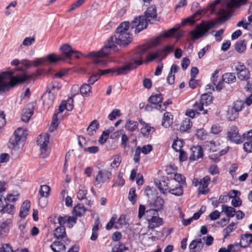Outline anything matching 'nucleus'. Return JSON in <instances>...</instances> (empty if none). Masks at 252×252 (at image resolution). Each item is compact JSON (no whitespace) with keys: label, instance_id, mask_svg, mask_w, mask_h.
Listing matches in <instances>:
<instances>
[{"label":"nucleus","instance_id":"nucleus-21","mask_svg":"<svg viewBox=\"0 0 252 252\" xmlns=\"http://www.w3.org/2000/svg\"><path fill=\"white\" fill-rule=\"evenodd\" d=\"M33 113V106L32 104H28L23 110L21 116L22 121L27 123L29 121Z\"/></svg>","mask_w":252,"mask_h":252},{"label":"nucleus","instance_id":"nucleus-56","mask_svg":"<svg viewBox=\"0 0 252 252\" xmlns=\"http://www.w3.org/2000/svg\"><path fill=\"white\" fill-rule=\"evenodd\" d=\"M219 18L220 21H224L228 17V13L224 9H220L219 11Z\"/></svg>","mask_w":252,"mask_h":252},{"label":"nucleus","instance_id":"nucleus-14","mask_svg":"<svg viewBox=\"0 0 252 252\" xmlns=\"http://www.w3.org/2000/svg\"><path fill=\"white\" fill-rule=\"evenodd\" d=\"M245 104L241 100H236L233 103L232 108L228 112V119L230 121L234 120L238 116V113L244 107Z\"/></svg>","mask_w":252,"mask_h":252},{"label":"nucleus","instance_id":"nucleus-62","mask_svg":"<svg viewBox=\"0 0 252 252\" xmlns=\"http://www.w3.org/2000/svg\"><path fill=\"white\" fill-rule=\"evenodd\" d=\"M244 150L247 153L252 152V141L248 140L243 144Z\"/></svg>","mask_w":252,"mask_h":252},{"label":"nucleus","instance_id":"nucleus-22","mask_svg":"<svg viewBox=\"0 0 252 252\" xmlns=\"http://www.w3.org/2000/svg\"><path fill=\"white\" fill-rule=\"evenodd\" d=\"M143 16L145 17L147 22L149 21L150 22L152 20L155 19L157 16L156 6L155 5H152L148 7L145 12Z\"/></svg>","mask_w":252,"mask_h":252},{"label":"nucleus","instance_id":"nucleus-39","mask_svg":"<svg viewBox=\"0 0 252 252\" xmlns=\"http://www.w3.org/2000/svg\"><path fill=\"white\" fill-rule=\"evenodd\" d=\"M222 212H224L228 217H233L236 213V210L234 208L227 205L221 206Z\"/></svg>","mask_w":252,"mask_h":252},{"label":"nucleus","instance_id":"nucleus-2","mask_svg":"<svg viewBox=\"0 0 252 252\" xmlns=\"http://www.w3.org/2000/svg\"><path fill=\"white\" fill-rule=\"evenodd\" d=\"M26 79V76L13 77L10 71L2 72L0 75V94L7 92L11 88L24 83Z\"/></svg>","mask_w":252,"mask_h":252},{"label":"nucleus","instance_id":"nucleus-57","mask_svg":"<svg viewBox=\"0 0 252 252\" xmlns=\"http://www.w3.org/2000/svg\"><path fill=\"white\" fill-rule=\"evenodd\" d=\"M121 115V113L120 112V110L115 109L113 110L111 113L109 114L108 119L110 121H113L115 120L117 116L119 117Z\"/></svg>","mask_w":252,"mask_h":252},{"label":"nucleus","instance_id":"nucleus-49","mask_svg":"<svg viewBox=\"0 0 252 252\" xmlns=\"http://www.w3.org/2000/svg\"><path fill=\"white\" fill-rule=\"evenodd\" d=\"M45 60L51 63H56L59 61L63 60L64 58L62 57H57L54 54L52 53L48 55Z\"/></svg>","mask_w":252,"mask_h":252},{"label":"nucleus","instance_id":"nucleus-11","mask_svg":"<svg viewBox=\"0 0 252 252\" xmlns=\"http://www.w3.org/2000/svg\"><path fill=\"white\" fill-rule=\"evenodd\" d=\"M112 177V173L110 171L106 169H100L95 177L94 182V186L98 185L101 183L107 182Z\"/></svg>","mask_w":252,"mask_h":252},{"label":"nucleus","instance_id":"nucleus-33","mask_svg":"<svg viewBox=\"0 0 252 252\" xmlns=\"http://www.w3.org/2000/svg\"><path fill=\"white\" fill-rule=\"evenodd\" d=\"M87 208H85L82 204H78L75 205L73 210V213L77 217L83 216L86 212Z\"/></svg>","mask_w":252,"mask_h":252},{"label":"nucleus","instance_id":"nucleus-35","mask_svg":"<svg viewBox=\"0 0 252 252\" xmlns=\"http://www.w3.org/2000/svg\"><path fill=\"white\" fill-rule=\"evenodd\" d=\"M162 101V97L160 94L152 95L148 98V101L152 104L156 105V106L161 103Z\"/></svg>","mask_w":252,"mask_h":252},{"label":"nucleus","instance_id":"nucleus-13","mask_svg":"<svg viewBox=\"0 0 252 252\" xmlns=\"http://www.w3.org/2000/svg\"><path fill=\"white\" fill-rule=\"evenodd\" d=\"M36 142L40 149L41 158H45L47 155L46 151L49 142V135L47 133L39 135Z\"/></svg>","mask_w":252,"mask_h":252},{"label":"nucleus","instance_id":"nucleus-26","mask_svg":"<svg viewBox=\"0 0 252 252\" xmlns=\"http://www.w3.org/2000/svg\"><path fill=\"white\" fill-rule=\"evenodd\" d=\"M168 192L175 196H180L183 193V189L180 184H177L175 186L171 184L169 187Z\"/></svg>","mask_w":252,"mask_h":252},{"label":"nucleus","instance_id":"nucleus-6","mask_svg":"<svg viewBox=\"0 0 252 252\" xmlns=\"http://www.w3.org/2000/svg\"><path fill=\"white\" fill-rule=\"evenodd\" d=\"M60 89L57 83L53 82L49 84L47 89V91L42 96V99L44 104L52 105L55 98V94Z\"/></svg>","mask_w":252,"mask_h":252},{"label":"nucleus","instance_id":"nucleus-32","mask_svg":"<svg viewBox=\"0 0 252 252\" xmlns=\"http://www.w3.org/2000/svg\"><path fill=\"white\" fill-rule=\"evenodd\" d=\"M172 115L169 112H165L162 120V125L164 127H168L172 124Z\"/></svg>","mask_w":252,"mask_h":252},{"label":"nucleus","instance_id":"nucleus-1","mask_svg":"<svg viewBox=\"0 0 252 252\" xmlns=\"http://www.w3.org/2000/svg\"><path fill=\"white\" fill-rule=\"evenodd\" d=\"M132 40V35L130 33L115 34L111 36L105 43L104 46L96 53L90 54L92 56H103L110 54L112 50L115 52L117 44L122 46L128 45Z\"/></svg>","mask_w":252,"mask_h":252},{"label":"nucleus","instance_id":"nucleus-38","mask_svg":"<svg viewBox=\"0 0 252 252\" xmlns=\"http://www.w3.org/2000/svg\"><path fill=\"white\" fill-rule=\"evenodd\" d=\"M162 38V35H159V36L153 38L148 44L144 45V46H149L150 50L151 48H155L160 43V42Z\"/></svg>","mask_w":252,"mask_h":252},{"label":"nucleus","instance_id":"nucleus-59","mask_svg":"<svg viewBox=\"0 0 252 252\" xmlns=\"http://www.w3.org/2000/svg\"><path fill=\"white\" fill-rule=\"evenodd\" d=\"M123 176V173L120 172L118 176L117 182L112 185L113 188L120 185L123 186L125 184V180L124 179Z\"/></svg>","mask_w":252,"mask_h":252},{"label":"nucleus","instance_id":"nucleus-42","mask_svg":"<svg viewBox=\"0 0 252 252\" xmlns=\"http://www.w3.org/2000/svg\"><path fill=\"white\" fill-rule=\"evenodd\" d=\"M138 126V123L136 121L127 120L125 125L126 128L129 131H134Z\"/></svg>","mask_w":252,"mask_h":252},{"label":"nucleus","instance_id":"nucleus-64","mask_svg":"<svg viewBox=\"0 0 252 252\" xmlns=\"http://www.w3.org/2000/svg\"><path fill=\"white\" fill-rule=\"evenodd\" d=\"M126 250L125 245L123 244L117 245L114 246L112 249L113 252H124Z\"/></svg>","mask_w":252,"mask_h":252},{"label":"nucleus","instance_id":"nucleus-9","mask_svg":"<svg viewBox=\"0 0 252 252\" xmlns=\"http://www.w3.org/2000/svg\"><path fill=\"white\" fill-rule=\"evenodd\" d=\"M212 101V97L210 94H203L198 101H196L193 104V107L195 108V110L203 111V114L207 113V110L204 109V106H208Z\"/></svg>","mask_w":252,"mask_h":252},{"label":"nucleus","instance_id":"nucleus-31","mask_svg":"<svg viewBox=\"0 0 252 252\" xmlns=\"http://www.w3.org/2000/svg\"><path fill=\"white\" fill-rule=\"evenodd\" d=\"M50 248L54 252H63L65 248L64 244L60 241L53 242Z\"/></svg>","mask_w":252,"mask_h":252},{"label":"nucleus","instance_id":"nucleus-25","mask_svg":"<svg viewBox=\"0 0 252 252\" xmlns=\"http://www.w3.org/2000/svg\"><path fill=\"white\" fill-rule=\"evenodd\" d=\"M130 27L129 22L125 21L121 23L116 30V34L128 33L127 31Z\"/></svg>","mask_w":252,"mask_h":252},{"label":"nucleus","instance_id":"nucleus-8","mask_svg":"<svg viewBox=\"0 0 252 252\" xmlns=\"http://www.w3.org/2000/svg\"><path fill=\"white\" fill-rule=\"evenodd\" d=\"M148 23L143 16L135 17L130 23L131 29H135V33H138L147 28Z\"/></svg>","mask_w":252,"mask_h":252},{"label":"nucleus","instance_id":"nucleus-37","mask_svg":"<svg viewBox=\"0 0 252 252\" xmlns=\"http://www.w3.org/2000/svg\"><path fill=\"white\" fill-rule=\"evenodd\" d=\"M222 79L224 82L230 84L235 82L236 78L234 73L228 72L222 75Z\"/></svg>","mask_w":252,"mask_h":252},{"label":"nucleus","instance_id":"nucleus-7","mask_svg":"<svg viewBox=\"0 0 252 252\" xmlns=\"http://www.w3.org/2000/svg\"><path fill=\"white\" fill-rule=\"evenodd\" d=\"M146 219L148 223V228L153 229L163 224V220L158 216L155 210H148L146 212Z\"/></svg>","mask_w":252,"mask_h":252},{"label":"nucleus","instance_id":"nucleus-30","mask_svg":"<svg viewBox=\"0 0 252 252\" xmlns=\"http://www.w3.org/2000/svg\"><path fill=\"white\" fill-rule=\"evenodd\" d=\"M30 202L26 200L23 203L19 213V216L21 218H25L28 215L30 208Z\"/></svg>","mask_w":252,"mask_h":252},{"label":"nucleus","instance_id":"nucleus-51","mask_svg":"<svg viewBox=\"0 0 252 252\" xmlns=\"http://www.w3.org/2000/svg\"><path fill=\"white\" fill-rule=\"evenodd\" d=\"M111 160L112 161L111 163V166L113 168L118 167L121 162V158L120 156L118 155L113 156Z\"/></svg>","mask_w":252,"mask_h":252},{"label":"nucleus","instance_id":"nucleus-61","mask_svg":"<svg viewBox=\"0 0 252 252\" xmlns=\"http://www.w3.org/2000/svg\"><path fill=\"white\" fill-rule=\"evenodd\" d=\"M70 216H59L58 218V221L60 226H63V225L67 223L68 220H70Z\"/></svg>","mask_w":252,"mask_h":252},{"label":"nucleus","instance_id":"nucleus-53","mask_svg":"<svg viewBox=\"0 0 252 252\" xmlns=\"http://www.w3.org/2000/svg\"><path fill=\"white\" fill-rule=\"evenodd\" d=\"M75 94L72 95V97H74ZM63 103L65 105V108L67 111H70L73 109V100L72 97H69L67 99L66 101H63Z\"/></svg>","mask_w":252,"mask_h":252},{"label":"nucleus","instance_id":"nucleus-50","mask_svg":"<svg viewBox=\"0 0 252 252\" xmlns=\"http://www.w3.org/2000/svg\"><path fill=\"white\" fill-rule=\"evenodd\" d=\"M50 187L47 185H42L40 187L39 193L41 197H47L49 194Z\"/></svg>","mask_w":252,"mask_h":252},{"label":"nucleus","instance_id":"nucleus-17","mask_svg":"<svg viewBox=\"0 0 252 252\" xmlns=\"http://www.w3.org/2000/svg\"><path fill=\"white\" fill-rule=\"evenodd\" d=\"M208 8L196 11L194 14H192L191 16L184 19L181 22V25L184 26L187 23H189L192 25L195 23V22L200 19L201 17L203 12L204 13L207 12Z\"/></svg>","mask_w":252,"mask_h":252},{"label":"nucleus","instance_id":"nucleus-44","mask_svg":"<svg viewBox=\"0 0 252 252\" xmlns=\"http://www.w3.org/2000/svg\"><path fill=\"white\" fill-rule=\"evenodd\" d=\"M126 218V215H121L117 220L116 225H115V227L117 229L122 227L123 226L126 225L127 223Z\"/></svg>","mask_w":252,"mask_h":252},{"label":"nucleus","instance_id":"nucleus-63","mask_svg":"<svg viewBox=\"0 0 252 252\" xmlns=\"http://www.w3.org/2000/svg\"><path fill=\"white\" fill-rule=\"evenodd\" d=\"M99 73H96L92 75L88 80V83L90 85H93L94 82L97 81L100 78Z\"/></svg>","mask_w":252,"mask_h":252},{"label":"nucleus","instance_id":"nucleus-23","mask_svg":"<svg viewBox=\"0 0 252 252\" xmlns=\"http://www.w3.org/2000/svg\"><path fill=\"white\" fill-rule=\"evenodd\" d=\"M60 50L64 56V59H70L73 56L74 50L69 44H63L60 47Z\"/></svg>","mask_w":252,"mask_h":252},{"label":"nucleus","instance_id":"nucleus-60","mask_svg":"<svg viewBox=\"0 0 252 252\" xmlns=\"http://www.w3.org/2000/svg\"><path fill=\"white\" fill-rule=\"evenodd\" d=\"M117 216L116 214H114L110 219V221L107 223L106 226V229L107 230H110L112 228L114 223L116 222V220L117 219Z\"/></svg>","mask_w":252,"mask_h":252},{"label":"nucleus","instance_id":"nucleus-45","mask_svg":"<svg viewBox=\"0 0 252 252\" xmlns=\"http://www.w3.org/2000/svg\"><path fill=\"white\" fill-rule=\"evenodd\" d=\"M192 126V122L189 118L185 119L182 123L180 130L183 131H187Z\"/></svg>","mask_w":252,"mask_h":252},{"label":"nucleus","instance_id":"nucleus-36","mask_svg":"<svg viewBox=\"0 0 252 252\" xmlns=\"http://www.w3.org/2000/svg\"><path fill=\"white\" fill-rule=\"evenodd\" d=\"M249 0H230L227 3V8L231 9L234 7H239L247 3Z\"/></svg>","mask_w":252,"mask_h":252},{"label":"nucleus","instance_id":"nucleus-41","mask_svg":"<svg viewBox=\"0 0 252 252\" xmlns=\"http://www.w3.org/2000/svg\"><path fill=\"white\" fill-rule=\"evenodd\" d=\"M91 89L92 87L89 84H83L80 88V93L84 97H87L91 92Z\"/></svg>","mask_w":252,"mask_h":252},{"label":"nucleus","instance_id":"nucleus-3","mask_svg":"<svg viewBox=\"0 0 252 252\" xmlns=\"http://www.w3.org/2000/svg\"><path fill=\"white\" fill-rule=\"evenodd\" d=\"M28 135L26 129L22 127H18L11 137L8 147L14 150H18L21 146H23L24 142L27 139Z\"/></svg>","mask_w":252,"mask_h":252},{"label":"nucleus","instance_id":"nucleus-58","mask_svg":"<svg viewBox=\"0 0 252 252\" xmlns=\"http://www.w3.org/2000/svg\"><path fill=\"white\" fill-rule=\"evenodd\" d=\"M152 130H154L153 127H151L148 125L144 124V126L141 128V131L144 136H148Z\"/></svg>","mask_w":252,"mask_h":252},{"label":"nucleus","instance_id":"nucleus-54","mask_svg":"<svg viewBox=\"0 0 252 252\" xmlns=\"http://www.w3.org/2000/svg\"><path fill=\"white\" fill-rule=\"evenodd\" d=\"M11 223V219H7L2 222H0V234H2L4 232H6V231L3 229H5Z\"/></svg>","mask_w":252,"mask_h":252},{"label":"nucleus","instance_id":"nucleus-48","mask_svg":"<svg viewBox=\"0 0 252 252\" xmlns=\"http://www.w3.org/2000/svg\"><path fill=\"white\" fill-rule=\"evenodd\" d=\"M235 49L236 51L238 53L244 52L246 49V46L245 44L244 40L237 42L235 44Z\"/></svg>","mask_w":252,"mask_h":252},{"label":"nucleus","instance_id":"nucleus-5","mask_svg":"<svg viewBox=\"0 0 252 252\" xmlns=\"http://www.w3.org/2000/svg\"><path fill=\"white\" fill-rule=\"evenodd\" d=\"M216 23L210 21L205 22L202 21L199 24L195 26V29L192 31L190 34L193 39H197L203 36L210 30L215 27Z\"/></svg>","mask_w":252,"mask_h":252},{"label":"nucleus","instance_id":"nucleus-16","mask_svg":"<svg viewBox=\"0 0 252 252\" xmlns=\"http://www.w3.org/2000/svg\"><path fill=\"white\" fill-rule=\"evenodd\" d=\"M15 207L11 204L6 202V199L3 195L0 194V212L13 215L15 213Z\"/></svg>","mask_w":252,"mask_h":252},{"label":"nucleus","instance_id":"nucleus-19","mask_svg":"<svg viewBox=\"0 0 252 252\" xmlns=\"http://www.w3.org/2000/svg\"><path fill=\"white\" fill-rule=\"evenodd\" d=\"M210 180V178L208 176H206L199 181L198 194H206L209 192L208 186Z\"/></svg>","mask_w":252,"mask_h":252},{"label":"nucleus","instance_id":"nucleus-47","mask_svg":"<svg viewBox=\"0 0 252 252\" xmlns=\"http://www.w3.org/2000/svg\"><path fill=\"white\" fill-rule=\"evenodd\" d=\"M236 228V223L231 222L228 226H227L224 230V238H227L229 234L231 233Z\"/></svg>","mask_w":252,"mask_h":252},{"label":"nucleus","instance_id":"nucleus-18","mask_svg":"<svg viewBox=\"0 0 252 252\" xmlns=\"http://www.w3.org/2000/svg\"><path fill=\"white\" fill-rule=\"evenodd\" d=\"M191 154L189 160L190 161H193L198 160L200 158H203V152L201 146H195L191 148Z\"/></svg>","mask_w":252,"mask_h":252},{"label":"nucleus","instance_id":"nucleus-46","mask_svg":"<svg viewBox=\"0 0 252 252\" xmlns=\"http://www.w3.org/2000/svg\"><path fill=\"white\" fill-rule=\"evenodd\" d=\"M87 189L83 186H80L77 193V197L79 200H82L86 198Z\"/></svg>","mask_w":252,"mask_h":252},{"label":"nucleus","instance_id":"nucleus-52","mask_svg":"<svg viewBox=\"0 0 252 252\" xmlns=\"http://www.w3.org/2000/svg\"><path fill=\"white\" fill-rule=\"evenodd\" d=\"M228 252H236L239 251L240 248H243L240 242L238 243H235L233 244H229L227 246Z\"/></svg>","mask_w":252,"mask_h":252},{"label":"nucleus","instance_id":"nucleus-20","mask_svg":"<svg viewBox=\"0 0 252 252\" xmlns=\"http://www.w3.org/2000/svg\"><path fill=\"white\" fill-rule=\"evenodd\" d=\"M199 238L192 240L189 245V249L191 252H199L204 247V243L202 241V239Z\"/></svg>","mask_w":252,"mask_h":252},{"label":"nucleus","instance_id":"nucleus-28","mask_svg":"<svg viewBox=\"0 0 252 252\" xmlns=\"http://www.w3.org/2000/svg\"><path fill=\"white\" fill-rule=\"evenodd\" d=\"M55 238L57 239H63L66 236L65 229L64 226L57 227L53 232Z\"/></svg>","mask_w":252,"mask_h":252},{"label":"nucleus","instance_id":"nucleus-4","mask_svg":"<svg viewBox=\"0 0 252 252\" xmlns=\"http://www.w3.org/2000/svg\"><path fill=\"white\" fill-rule=\"evenodd\" d=\"M150 50V47L148 46H142L138 48L132 55L131 61L123 66L132 67L129 69V71L137 68L139 65H141L143 63V59L144 55Z\"/></svg>","mask_w":252,"mask_h":252},{"label":"nucleus","instance_id":"nucleus-24","mask_svg":"<svg viewBox=\"0 0 252 252\" xmlns=\"http://www.w3.org/2000/svg\"><path fill=\"white\" fill-rule=\"evenodd\" d=\"M240 242L243 248L248 247L252 243V234L246 233L242 234Z\"/></svg>","mask_w":252,"mask_h":252},{"label":"nucleus","instance_id":"nucleus-27","mask_svg":"<svg viewBox=\"0 0 252 252\" xmlns=\"http://www.w3.org/2000/svg\"><path fill=\"white\" fill-rule=\"evenodd\" d=\"M164 203V201L163 199L159 197L158 196L156 197L152 203V206L154 207V209H152L151 210H155L156 212L158 213V211L161 210Z\"/></svg>","mask_w":252,"mask_h":252},{"label":"nucleus","instance_id":"nucleus-34","mask_svg":"<svg viewBox=\"0 0 252 252\" xmlns=\"http://www.w3.org/2000/svg\"><path fill=\"white\" fill-rule=\"evenodd\" d=\"M155 183L159 189V190L163 193L165 194V191L168 190L169 187L170 186L171 184L168 185V184L165 181H162L161 182L157 180L155 181Z\"/></svg>","mask_w":252,"mask_h":252},{"label":"nucleus","instance_id":"nucleus-12","mask_svg":"<svg viewBox=\"0 0 252 252\" xmlns=\"http://www.w3.org/2000/svg\"><path fill=\"white\" fill-rule=\"evenodd\" d=\"M132 67L121 66L117 69H107L105 70H99L98 72L100 75H105L110 73L112 76L126 75L129 72V69Z\"/></svg>","mask_w":252,"mask_h":252},{"label":"nucleus","instance_id":"nucleus-55","mask_svg":"<svg viewBox=\"0 0 252 252\" xmlns=\"http://www.w3.org/2000/svg\"><path fill=\"white\" fill-rule=\"evenodd\" d=\"M183 146V141L181 140H175L172 144V148L176 151L178 152L182 150Z\"/></svg>","mask_w":252,"mask_h":252},{"label":"nucleus","instance_id":"nucleus-43","mask_svg":"<svg viewBox=\"0 0 252 252\" xmlns=\"http://www.w3.org/2000/svg\"><path fill=\"white\" fill-rule=\"evenodd\" d=\"M59 125V120L58 118V113L56 112L53 115L51 126L49 128L50 131H54L57 128Z\"/></svg>","mask_w":252,"mask_h":252},{"label":"nucleus","instance_id":"nucleus-40","mask_svg":"<svg viewBox=\"0 0 252 252\" xmlns=\"http://www.w3.org/2000/svg\"><path fill=\"white\" fill-rule=\"evenodd\" d=\"M97 52H96L95 53H96ZM92 53H94V52H92L90 53H89L88 55H87V57H91V58H93L94 59V64H96V65H106L107 63V62L104 60H102V59H100L99 58H102V57H104L105 56H107L108 55H104V56H91L90 54Z\"/></svg>","mask_w":252,"mask_h":252},{"label":"nucleus","instance_id":"nucleus-15","mask_svg":"<svg viewBox=\"0 0 252 252\" xmlns=\"http://www.w3.org/2000/svg\"><path fill=\"white\" fill-rule=\"evenodd\" d=\"M228 139L232 143L239 144L243 142L242 137L239 134L238 127L235 126H232L227 132Z\"/></svg>","mask_w":252,"mask_h":252},{"label":"nucleus","instance_id":"nucleus-10","mask_svg":"<svg viewBox=\"0 0 252 252\" xmlns=\"http://www.w3.org/2000/svg\"><path fill=\"white\" fill-rule=\"evenodd\" d=\"M234 67L239 79L241 81H245L250 79L249 70L244 63L240 62L234 64Z\"/></svg>","mask_w":252,"mask_h":252},{"label":"nucleus","instance_id":"nucleus-29","mask_svg":"<svg viewBox=\"0 0 252 252\" xmlns=\"http://www.w3.org/2000/svg\"><path fill=\"white\" fill-rule=\"evenodd\" d=\"M99 127V124L96 120H93L89 125L87 129V133L89 135H94Z\"/></svg>","mask_w":252,"mask_h":252}]
</instances>
